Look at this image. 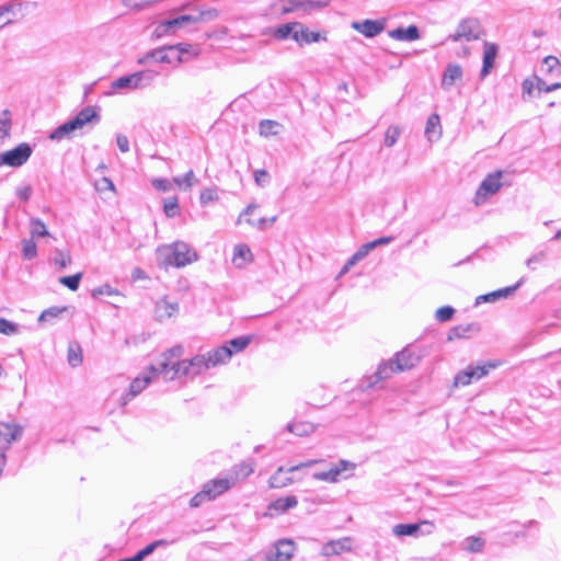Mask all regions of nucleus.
Segmentation results:
<instances>
[{"label":"nucleus","instance_id":"nucleus-1","mask_svg":"<svg viewBox=\"0 0 561 561\" xmlns=\"http://www.w3.org/2000/svg\"><path fill=\"white\" fill-rule=\"evenodd\" d=\"M156 254L158 264L165 268L169 266L178 268L184 267L198 260L196 251L183 241L160 245Z\"/></svg>","mask_w":561,"mask_h":561},{"label":"nucleus","instance_id":"nucleus-2","mask_svg":"<svg viewBox=\"0 0 561 561\" xmlns=\"http://www.w3.org/2000/svg\"><path fill=\"white\" fill-rule=\"evenodd\" d=\"M159 72L153 69H145L140 71H136L128 76H123L117 78L112 82V89H127V90H139L145 89L154 82Z\"/></svg>","mask_w":561,"mask_h":561},{"label":"nucleus","instance_id":"nucleus-3","mask_svg":"<svg viewBox=\"0 0 561 561\" xmlns=\"http://www.w3.org/2000/svg\"><path fill=\"white\" fill-rule=\"evenodd\" d=\"M207 357L205 354H199L191 359L181 360V363L172 364L171 369H173L172 374L168 376L170 380H174L180 377H195L197 375L203 374L204 371L210 369V366L207 363Z\"/></svg>","mask_w":561,"mask_h":561},{"label":"nucleus","instance_id":"nucleus-4","mask_svg":"<svg viewBox=\"0 0 561 561\" xmlns=\"http://www.w3.org/2000/svg\"><path fill=\"white\" fill-rule=\"evenodd\" d=\"M206 14V12L195 10L191 13L181 14L176 18L162 21L157 25L154 34L157 37H161L163 35L175 32L178 28H183L185 26L196 24L204 21Z\"/></svg>","mask_w":561,"mask_h":561},{"label":"nucleus","instance_id":"nucleus-5","mask_svg":"<svg viewBox=\"0 0 561 561\" xmlns=\"http://www.w3.org/2000/svg\"><path fill=\"white\" fill-rule=\"evenodd\" d=\"M188 58L181 57L172 46H163L147 51L144 56L137 59L138 65H148L150 62L158 64H175L180 65L186 62Z\"/></svg>","mask_w":561,"mask_h":561},{"label":"nucleus","instance_id":"nucleus-6","mask_svg":"<svg viewBox=\"0 0 561 561\" xmlns=\"http://www.w3.org/2000/svg\"><path fill=\"white\" fill-rule=\"evenodd\" d=\"M330 0H280L274 3L280 14H287L294 11L309 13L313 10H320L328 7Z\"/></svg>","mask_w":561,"mask_h":561},{"label":"nucleus","instance_id":"nucleus-7","mask_svg":"<svg viewBox=\"0 0 561 561\" xmlns=\"http://www.w3.org/2000/svg\"><path fill=\"white\" fill-rule=\"evenodd\" d=\"M482 28L478 19L467 18L459 22L456 32L449 35V39L453 42H472L480 38Z\"/></svg>","mask_w":561,"mask_h":561},{"label":"nucleus","instance_id":"nucleus-8","mask_svg":"<svg viewBox=\"0 0 561 561\" xmlns=\"http://www.w3.org/2000/svg\"><path fill=\"white\" fill-rule=\"evenodd\" d=\"M495 363H486L485 365L468 366L466 369L459 371L454 378L455 387H465L470 385L473 380H479L486 376L490 369L495 368Z\"/></svg>","mask_w":561,"mask_h":561},{"label":"nucleus","instance_id":"nucleus-9","mask_svg":"<svg viewBox=\"0 0 561 561\" xmlns=\"http://www.w3.org/2000/svg\"><path fill=\"white\" fill-rule=\"evenodd\" d=\"M183 354V347L181 345L174 346L165 351L159 362L157 364L150 365L151 371H158L164 380H170L168 378L169 375L172 374L173 369H171L172 364L181 363L178 360Z\"/></svg>","mask_w":561,"mask_h":561},{"label":"nucleus","instance_id":"nucleus-10","mask_svg":"<svg viewBox=\"0 0 561 561\" xmlns=\"http://www.w3.org/2000/svg\"><path fill=\"white\" fill-rule=\"evenodd\" d=\"M160 374L158 371H151L150 366L138 377L134 378V380L129 385V389L126 393H124L119 402L122 405H126L130 400L140 394L147 386Z\"/></svg>","mask_w":561,"mask_h":561},{"label":"nucleus","instance_id":"nucleus-11","mask_svg":"<svg viewBox=\"0 0 561 561\" xmlns=\"http://www.w3.org/2000/svg\"><path fill=\"white\" fill-rule=\"evenodd\" d=\"M32 147L27 142H22L15 148L0 153V167L5 164L9 167L23 165L32 154Z\"/></svg>","mask_w":561,"mask_h":561},{"label":"nucleus","instance_id":"nucleus-12","mask_svg":"<svg viewBox=\"0 0 561 561\" xmlns=\"http://www.w3.org/2000/svg\"><path fill=\"white\" fill-rule=\"evenodd\" d=\"M435 529V525L431 520H422L413 524H397L392 528V534L397 537L411 536L421 537L431 535Z\"/></svg>","mask_w":561,"mask_h":561},{"label":"nucleus","instance_id":"nucleus-13","mask_svg":"<svg viewBox=\"0 0 561 561\" xmlns=\"http://www.w3.org/2000/svg\"><path fill=\"white\" fill-rule=\"evenodd\" d=\"M501 178V171H496L495 173L486 175V178L481 182L476 193V205H481L489 196L500 191V188L502 187Z\"/></svg>","mask_w":561,"mask_h":561},{"label":"nucleus","instance_id":"nucleus-14","mask_svg":"<svg viewBox=\"0 0 561 561\" xmlns=\"http://www.w3.org/2000/svg\"><path fill=\"white\" fill-rule=\"evenodd\" d=\"M387 25V19L354 21L351 27L367 38H373L382 33Z\"/></svg>","mask_w":561,"mask_h":561},{"label":"nucleus","instance_id":"nucleus-15","mask_svg":"<svg viewBox=\"0 0 561 561\" xmlns=\"http://www.w3.org/2000/svg\"><path fill=\"white\" fill-rule=\"evenodd\" d=\"M237 483V478H216L208 482H206L204 488V493L208 495V500H215L217 496L224 494L226 491L230 490Z\"/></svg>","mask_w":561,"mask_h":561},{"label":"nucleus","instance_id":"nucleus-16","mask_svg":"<svg viewBox=\"0 0 561 561\" xmlns=\"http://www.w3.org/2000/svg\"><path fill=\"white\" fill-rule=\"evenodd\" d=\"M294 542L289 539L278 540L266 553L267 561H288L294 554Z\"/></svg>","mask_w":561,"mask_h":561},{"label":"nucleus","instance_id":"nucleus-17","mask_svg":"<svg viewBox=\"0 0 561 561\" xmlns=\"http://www.w3.org/2000/svg\"><path fill=\"white\" fill-rule=\"evenodd\" d=\"M23 431L24 427L15 420L0 422V438L5 442L4 446H8V449L22 437Z\"/></svg>","mask_w":561,"mask_h":561},{"label":"nucleus","instance_id":"nucleus-18","mask_svg":"<svg viewBox=\"0 0 561 561\" xmlns=\"http://www.w3.org/2000/svg\"><path fill=\"white\" fill-rule=\"evenodd\" d=\"M399 373V369H397V366L391 360L387 363H381L374 375L369 376L366 381L364 388L366 390L371 389L376 387L380 381H383L386 379H389L392 374Z\"/></svg>","mask_w":561,"mask_h":561},{"label":"nucleus","instance_id":"nucleus-19","mask_svg":"<svg viewBox=\"0 0 561 561\" xmlns=\"http://www.w3.org/2000/svg\"><path fill=\"white\" fill-rule=\"evenodd\" d=\"M525 282V277H522L516 284L507 286L489 294L480 295L476 298V306L484 302H494L502 298H507L513 295Z\"/></svg>","mask_w":561,"mask_h":561},{"label":"nucleus","instance_id":"nucleus-20","mask_svg":"<svg viewBox=\"0 0 561 561\" xmlns=\"http://www.w3.org/2000/svg\"><path fill=\"white\" fill-rule=\"evenodd\" d=\"M392 362L399 371H403L416 366L420 362V356L412 348L405 347L396 354Z\"/></svg>","mask_w":561,"mask_h":561},{"label":"nucleus","instance_id":"nucleus-21","mask_svg":"<svg viewBox=\"0 0 561 561\" xmlns=\"http://www.w3.org/2000/svg\"><path fill=\"white\" fill-rule=\"evenodd\" d=\"M232 354L233 352L231 347L228 345H221L207 352L205 355L207 357L208 365L210 368H214L218 365L227 364L230 360Z\"/></svg>","mask_w":561,"mask_h":561},{"label":"nucleus","instance_id":"nucleus-22","mask_svg":"<svg viewBox=\"0 0 561 561\" xmlns=\"http://www.w3.org/2000/svg\"><path fill=\"white\" fill-rule=\"evenodd\" d=\"M352 549V539L344 537L337 540H331L322 546L321 553L325 557L340 554Z\"/></svg>","mask_w":561,"mask_h":561},{"label":"nucleus","instance_id":"nucleus-23","mask_svg":"<svg viewBox=\"0 0 561 561\" xmlns=\"http://www.w3.org/2000/svg\"><path fill=\"white\" fill-rule=\"evenodd\" d=\"M497 50V45L488 42L484 44L483 65L480 72L481 79H484L491 72V69L494 66Z\"/></svg>","mask_w":561,"mask_h":561},{"label":"nucleus","instance_id":"nucleus-24","mask_svg":"<svg viewBox=\"0 0 561 561\" xmlns=\"http://www.w3.org/2000/svg\"><path fill=\"white\" fill-rule=\"evenodd\" d=\"M388 36L400 42H413L420 38V31L416 25H410L407 28L398 27L388 31Z\"/></svg>","mask_w":561,"mask_h":561},{"label":"nucleus","instance_id":"nucleus-25","mask_svg":"<svg viewBox=\"0 0 561 561\" xmlns=\"http://www.w3.org/2000/svg\"><path fill=\"white\" fill-rule=\"evenodd\" d=\"M76 130H79L78 126L70 119L57 128H55L48 136V138L53 141H61L64 139H71L72 135Z\"/></svg>","mask_w":561,"mask_h":561},{"label":"nucleus","instance_id":"nucleus-26","mask_svg":"<svg viewBox=\"0 0 561 561\" xmlns=\"http://www.w3.org/2000/svg\"><path fill=\"white\" fill-rule=\"evenodd\" d=\"M350 466H352V465L348 461L341 460L337 466L331 468L328 471H321V472L313 473V478L316 480H320V481L336 482L341 472L346 470Z\"/></svg>","mask_w":561,"mask_h":561},{"label":"nucleus","instance_id":"nucleus-27","mask_svg":"<svg viewBox=\"0 0 561 561\" xmlns=\"http://www.w3.org/2000/svg\"><path fill=\"white\" fill-rule=\"evenodd\" d=\"M79 129L83 128L88 123H99L100 115L93 106L82 108L73 118Z\"/></svg>","mask_w":561,"mask_h":561},{"label":"nucleus","instance_id":"nucleus-28","mask_svg":"<svg viewBox=\"0 0 561 561\" xmlns=\"http://www.w3.org/2000/svg\"><path fill=\"white\" fill-rule=\"evenodd\" d=\"M462 77V68L457 64H449L443 75L442 87L445 90H448L454 83L461 79Z\"/></svg>","mask_w":561,"mask_h":561},{"label":"nucleus","instance_id":"nucleus-29","mask_svg":"<svg viewBox=\"0 0 561 561\" xmlns=\"http://www.w3.org/2000/svg\"><path fill=\"white\" fill-rule=\"evenodd\" d=\"M299 23H286L284 25L278 26L274 31V36L278 39H286L288 37H291L296 42H300V30L298 31L297 27H299Z\"/></svg>","mask_w":561,"mask_h":561},{"label":"nucleus","instance_id":"nucleus-30","mask_svg":"<svg viewBox=\"0 0 561 561\" xmlns=\"http://www.w3.org/2000/svg\"><path fill=\"white\" fill-rule=\"evenodd\" d=\"M287 469L279 467L270 478L268 484L272 489L284 488L293 483V479L287 476Z\"/></svg>","mask_w":561,"mask_h":561},{"label":"nucleus","instance_id":"nucleus-31","mask_svg":"<svg viewBox=\"0 0 561 561\" xmlns=\"http://www.w3.org/2000/svg\"><path fill=\"white\" fill-rule=\"evenodd\" d=\"M442 134L440 119L437 114H432L427 118L425 126V135L430 141L438 139Z\"/></svg>","mask_w":561,"mask_h":561},{"label":"nucleus","instance_id":"nucleus-32","mask_svg":"<svg viewBox=\"0 0 561 561\" xmlns=\"http://www.w3.org/2000/svg\"><path fill=\"white\" fill-rule=\"evenodd\" d=\"M252 257L251 250L245 244H237L233 249L232 261L236 266L242 267Z\"/></svg>","mask_w":561,"mask_h":561},{"label":"nucleus","instance_id":"nucleus-33","mask_svg":"<svg viewBox=\"0 0 561 561\" xmlns=\"http://www.w3.org/2000/svg\"><path fill=\"white\" fill-rule=\"evenodd\" d=\"M298 500L295 495H288L286 497H279L271 503L270 508L278 513H284L289 508L296 507Z\"/></svg>","mask_w":561,"mask_h":561},{"label":"nucleus","instance_id":"nucleus-34","mask_svg":"<svg viewBox=\"0 0 561 561\" xmlns=\"http://www.w3.org/2000/svg\"><path fill=\"white\" fill-rule=\"evenodd\" d=\"M253 472L252 465L248 462H241L236 465L227 474V478H237V482L248 478Z\"/></svg>","mask_w":561,"mask_h":561},{"label":"nucleus","instance_id":"nucleus-35","mask_svg":"<svg viewBox=\"0 0 561 561\" xmlns=\"http://www.w3.org/2000/svg\"><path fill=\"white\" fill-rule=\"evenodd\" d=\"M287 430L297 436H307L313 433L314 426L309 422H293L287 425Z\"/></svg>","mask_w":561,"mask_h":561},{"label":"nucleus","instance_id":"nucleus-36","mask_svg":"<svg viewBox=\"0 0 561 561\" xmlns=\"http://www.w3.org/2000/svg\"><path fill=\"white\" fill-rule=\"evenodd\" d=\"M31 239L49 236L46 225L39 218H32L30 222Z\"/></svg>","mask_w":561,"mask_h":561},{"label":"nucleus","instance_id":"nucleus-37","mask_svg":"<svg viewBox=\"0 0 561 561\" xmlns=\"http://www.w3.org/2000/svg\"><path fill=\"white\" fill-rule=\"evenodd\" d=\"M169 542L164 539L156 540L148 546H146L144 549L139 550L133 558L134 561H142L146 557L151 554L158 547L167 546Z\"/></svg>","mask_w":561,"mask_h":561},{"label":"nucleus","instance_id":"nucleus-38","mask_svg":"<svg viewBox=\"0 0 561 561\" xmlns=\"http://www.w3.org/2000/svg\"><path fill=\"white\" fill-rule=\"evenodd\" d=\"M11 126V113L9 110H4L0 115V140L10 137Z\"/></svg>","mask_w":561,"mask_h":561},{"label":"nucleus","instance_id":"nucleus-39","mask_svg":"<svg viewBox=\"0 0 561 561\" xmlns=\"http://www.w3.org/2000/svg\"><path fill=\"white\" fill-rule=\"evenodd\" d=\"M279 124L275 121L263 119L259 124V131L261 136L268 137L278 134Z\"/></svg>","mask_w":561,"mask_h":561},{"label":"nucleus","instance_id":"nucleus-40","mask_svg":"<svg viewBox=\"0 0 561 561\" xmlns=\"http://www.w3.org/2000/svg\"><path fill=\"white\" fill-rule=\"evenodd\" d=\"M68 363L71 367H78L82 363V352L78 344H70L68 347Z\"/></svg>","mask_w":561,"mask_h":561},{"label":"nucleus","instance_id":"nucleus-41","mask_svg":"<svg viewBox=\"0 0 561 561\" xmlns=\"http://www.w3.org/2000/svg\"><path fill=\"white\" fill-rule=\"evenodd\" d=\"M172 48H174L179 54H181V57L187 58L186 55H190L191 57H196L199 55V48L197 46L187 44V43H179L176 45H171Z\"/></svg>","mask_w":561,"mask_h":561},{"label":"nucleus","instance_id":"nucleus-42","mask_svg":"<svg viewBox=\"0 0 561 561\" xmlns=\"http://www.w3.org/2000/svg\"><path fill=\"white\" fill-rule=\"evenodd\" d=\"M22 253L25 260H33L37 256V247L33 239L22 240Z\"/></svg>","mask_w":561,"mask_h":561},{"label":"nucleus","instance_id":"nucleus-43","mask_svg":"<svg viewBox=\"0 0 561 561\" xmlns=\"http://www.w3.org/2000/svg\"><path fill=\"white\" fill-rule=\"evenodd\" d=\"M401 136V128L396 125H391L388 127L385 134V146L392 147L398 141L399 137Z\"/></svg>","mask_w":561,"mask_h":561},{"label":"nucleus","instance_id":"nucleus-44","mask_svg":"<svg viewBox=\"0 0 561 561\" xmlns=\"http://www.w3.org/2000/svg\"><path fill=\"white\" fill-rule=\"evenodd\" d=\"M371 250H374V248L370 242L360 245L359 249L348 259V265H355L357 262L366 257Z\"/></svg>","mask_w":561,"mask_h":561},{"label":"nucleus","instance_id":"nucleus-45","mask_svg":"<svg viewBox=\"0 0 561 561\" xmlns=\"http://www.w3.org/2000/svg\"><path fill=\"white\" fill-rule=\"evenodd\" d=\"M484 547V540L480 537L470 536L465 539V550L480 552Z\"/></svg>","mask_w":561,"mask_h":561},{"label":"nucleus","instance_id":"nucleus-46","mask_svg":"<svg viewBox=\"0 0 561 561\" xmlns=\"http://www.w3.org/2000/svg\"><path fill=\"white\" fill-rule=\"evenodd\" d=\"M82 278L81 273H77L70 276H62L59 278L60 284L68 287L70 290L76 291L79 288L80 280Z\"/></svg>","mask_w":561,"mask_h":561},{"label":"nucleus","instance_id":"nucleus-47","mask_svg":"<svg viewBox=\"0 0 561 561\" xmlns=\"http://www.w3.org/2000/svg\"><path fill=\"white\" fill-rule=\"evenodd\" d=\"M0 333L5 335H15L20 333L19 324L4 318H0Z\"/></svg>","mask_w":561,"mask_h":561},{"label":"nucleus","instance_id":"nucleus-48","mask_svg":"<svg viewBox=\"0 0 561 561\" xmlns=\"http://www.w3.org/2000/svg\"><path fill=\"white\" fill-rule=\"evenodd\" d=\"M251 343V337L243 335L236 339H232L228 342V344L232 347L233 353H238L243 351Z\"/></svg>","mask_w":561,"mask_h":561},{"label":"nucleus","instance_id":"nucleus-49","mask_svg":"<svg viewBox=\"0 0 561 561\" xmlns=\"http://www.w3.org/2000/svg\"><path fill=\"white\" fill-rule=\"evenodd\" d=\"M54 264L59 268H66L71 263L70 254L61 250H56L54 255Z\"/></svg>","mask_w":561,"mask_h":561},{"label":"nucleus","instance_id":"nucleus-50","mask_svg":"<svg viewBox=\"0 0 561 561\" xmlns=\"http://www.w3.org/2000/svg\"><path fill=\"white\" fill-rule=\"evenodd\" d=\"M535 80H536V90L538 91V93H541V92L549 93V92L556 91L557 89L561 88V82L547 84L545 80H542L541 78H539L537 76H535Z\"/></svg>","mask_w":561,"mask_h":561},{"label":"nucleus","instance_id":"nucleus-51","mask_svg":"<svg viewBox=\"0 0 561 561\" xmlns=\"http://www.w3.org/2000/svg\"><path fill=\"white\" fill-rule=\"evenodd\" d=\"M455 309L450 306H444L436 310L435 318L438 322H446L453 318Z\"/></svg>","mask_w":561,"mask_h":561},{"label":"nucleus","instance_id":"nucleus-52","mask_svg":"<svg viewBox=\"0 0 561 561\" xmlns=\"http://www.w3.org/2000/svg\"><path fill=\"white\" fill-rule=\"evenodd\" d=\"M163 210H164V214L167 215V217H170V218L175 217L179 214L178 198L172 197V198L167 199L163 205Z\"/></svg>","mask_w":561,"mask_h":561},{"label":"nucleus","instance_id":"nucleus-53","mask_svg":"<svg viewBox=\"0 0 561 561\" xmlns=\"http://www.w3.org/2000/svg\"><path fill=\"white\" fill-rule=\"evenodd\" d=\"M66 308H58V307H51L46 310H44L41 316L38 317V321H48L49 319L59 317Z\"/></svg>","mask_w":561,"mask_h":561},{"label":"nucleus","instance_id":"nucleus-54","mask_svg":"<svg viewBox=\"0 0 561 561\" xmlns=\"http://www.w3.org/2000/svg\"><path fill=\"white\" fill-rule=\"evenodd\" d=\"M218 199V194L215 188H204L201 192L199 201L202 205H207Z\"/></svg>","mask_w":561,"mask_h":561},{"label":"nucleus","instance_id":"nucleus-55","mask_svg":"<svg viewBox=\"0 0 561 561\" xmlns=\"http://www.w3.org/2000/svg\"><path fill=\"white\" fill-rule=\"evenodd\" d=\"M103 295H106V296L118 295V291L108 284H104V285L99 286L92 290V297H94V298H96L99 296H103Z\"/></svg>","mask_w":561,"mask_h":561},{"label":"nucleus","instance_id":"nucleus-56","mask_svg":"<svg viewBox=\"0 0 561 561\" xmlns=\"http://www.w3.org/2000/svg\"><path fill=\"white\" fill-rule=\"evenodd\" d=\"M547 73H553L556 70L560 71V60L556 56H547L543 59Z\"/></svg>","mask_w":561,"mask_h":561},{"label":"nucleus","instance_id":"nucleus-57","mask_svg":"<svg viewBox=\"0 0 561 561\" xmlns=\"http://www.w3.org/2000/svg\"><path fill=\"white\" fill-rule=\"evenodd\" d=\"M195 180V174L192 170L186 172L183 178H175L174 182L182 187L183 184H185V188H190L193 185V182Z\"/></svg>","mask_w":561,"mask_h":561},{"label":"nucleus","instance_id":"nucleus-58","mask_svg":"<svg viewBox=\"0 0 561 561\" xmlns=\"http://www.w3.org/2000/svg\"><path fill=\"white\" fill-rule=\"evenodd\" d=\"M523 88V99H526V95L531 96L534 91L536 90V80L535 77L533 79L527 78L522 83Z\"/></svg>","mask_w":561,"mask_h":561},{"label":"nucleus","instance_id":"nucleus-59","mask_svg":"<svg viewBox=\"0 0 561 561\" xmlns=\"http://www.w3.org/2000/svg\"><path fill=\"white\" fill-rule=\"evenodd\" d=\"M159 309H163L165 316L172 317L178 313L179 305L178 302L162 301L159 305Z\"/></svg>","mask_w":561,"mask_h":561},{"label":"nucleus","instance_id":"nucleus-60","mask_svg":"<svg viewBox=\"0 0 561 561\" xmlns=\"http://www.w3.org/2000/svg\"><path fill=\"white\" fill-rule=\"evenodd\" d=\"M276 219H277V217L273 216L271 218L262 217L256 222L252 221L250 218H247L245 221L249 225L254 226L260 230H263L267 224L273 225L276 221Z\"/></svg>","mask_w":561,"mask_h":561},{"label":"nucleus","instance_id":"nucleus-61","mask_svg":"<svg viewBox=\"0 0 561 561\" xmlns=\"http://www.w3.org/2000/svg\"><path fill=\"white\" fill-rule=\"evenodd\" d=\"M469 330H470V325L454 327L449 332L448 340L465 337L467 332H469Z\"/></svg>","mask_w":561,"mask_h":561},{"label":"nucleus","instance_id":"nucleus-62","mask_svg":"<svg viewBox=\"0 0 561 561\" xmlns=\"http://www.w3.org/2000/svg\"><path fill=\"white\" fill-rule=\"evenodd\" d=\"M300 42L304 43H312L319 41V33L308 32V30L300 28Z\"/></svg>","mask_w":561,"mask_h":561},{"label":"nucleus","instance_id":"nucleus-63","mask_svg":"<svg viewBox=\"0 0 561 561\" xmlns=\"http://www.w3.org/2000/svg\"><path fill=\"white\" fill-rule=\"evenodd\" d=\"M206 501H209V500H208V495L204 493V488H203L201 492L196 493L191 499L190 505L192 507H198V506H201Z\"/></svg>","mask_w":561,"mask_h":561},{"label":"nucleus","instance_id":"nucleus-64","mask_svg":"<svg viewBox=\"0 0 561 561\" xmlns=\"http://www.w3.org/2000/svg\"><path fill=\"white\" fill-rule=\"evenodd\" d=\"M31 195L32 187L30 185L20 186L16 188V196L23 202H27Z\"/></svg>","mask_w":561,"mask_h":561}]
</instances>
